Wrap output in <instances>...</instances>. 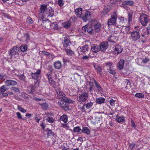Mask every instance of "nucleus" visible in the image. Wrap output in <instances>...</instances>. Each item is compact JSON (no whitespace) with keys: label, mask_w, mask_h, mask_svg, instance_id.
Here are the masks:
<instances>
[{"label":"nucleus","mask_w":150,"mask_h":150,"mask_svg":"<svg viewBox=\"0 0 150 150\" xmlns=\"http://www.w3.org/2000/svg\"><path fill=\"white\" fill-rule=\"evenodd\" d=\"M139 20L141 24L143 26H146L148 23V17L145 14H142L141 15Z\"/></svg>","instance_id":"nucleus-4"},{"label":"nucleus","mask_w":150,"mask_h":150,"mask_svg":"<svg viewBox=\"0 0 150 150\" xmlns=\"http://www.w3.org/2000/svg\"><path fill=\"white\" fill-rule=\"evenodd\" d=\"M76 14L77 16L79 18H81L82 16V9L81 8H78L76 9L75 10Z\"/></svg>","instance_id":"nucleus-23"},{"label":"nucleus","mask_w":150,"mask_h":150,"mask_svg":"<svg viewBox=\"0 0 150 150\" xmlns=\"http://www.w3.org/2000/svg\"><path fill=\"white\" fill-rule=\"evenodd\" d=\"M88 94L86 92H83L79 96L78 99L79 102H85L87 101L88 98Z\"/></svg>","instance_id":"nucleus-3"},{"label":"nucleus","mask_w":150,"mask_h":150,"mask_svg":"<svg viewBox=\"0 0 150 150\" xmlns=\"http://www.w3.org/2000/svg\"><path fill=\"white\" fill-rule=\"evenodd\" d=\"M47 135L48 136H53V134L52 131L49 129H47Z\"/></svg>","instance_id":"nucleus-59"},{"label":"nucleus","mask_w":150,"mask_h":150,"mask_svg":"<svg viewBox=\"0 0 150 150\" xmlns=\"http://www.w3.org/2000/svg\"><path fill=\"white\" fill-rule=\"evenodd\" d=\"M111 9V7L109 6H105L104 9L103 13L105 14H106L108 13Z\"/></svg>","instance_id":"nucleus-37"},{"label":"nucleus","mask_w":150,"mask_h":150,"mask_svg":"<svg viewBox=\"0 0 150 150\" xmlns=\"http://www.w3.org/2000/svg\"><path fill=\"white\" fill-rule=\"evenodd\" d=\"M35 86L33 85H31L29 86V88L30 89V93H32L34 92L35 91Z\"/></svg>","instance_id":"nucleus-43"},{"label":"nucleus","mask_w":150,"mask_h":150,"mask_svg":"<svg viewBox=\"0 0 150 150\" xmlns=\"http://www.w3.org/2000/svg\"><path fill=\"white\" fill-rule=\"evenodd\" d=\"M89 48V45H86L80 48L81 52L85 54H86L88 52Z\"/></svg>","instance_id":"nucleus-17"},{"label":"nucleus","mask_w":150,"mask_h":150,"mask_svg":"<svg viewBox=\"0 0 150 150\" xmlns=\"http://www.w3.org/2000/svg\"><path fill=\"white\" fill-rule=\"evenodd\" d=\"M11 89L13 91L18 93H20V91L19 88L16 87H13L11 88Z\"/></svg>","instance_id":"nucleus-55"},{"label":"nucleus","mask_w":150,"mask_h":150,"mask_svg":"<svg viewBox=\"0 0 150 150\" xmlns=\"http://www.w3.org/2000/svg\"><path fill=\"white\" fill-rule=\"evenodd\" d=\"M48 80L49 83L53 86H54L56 83V82L52 78Z\"/></svg>","instance_id":"nucleus-47"},{"label":"nucleus","mask_w":150,"mask_h":150,"mask_svg":"<svg viewBox=\"0 0 150 150\" xmlns=\"http://www.w3.org/2000/svg\"><path fill=\"white\" fill-rule=\"evenodd\" d=\"M125 60L123 59H120L117 65V69L119 70L122 69L124 67Z\"/></svg>","instance_id":"nucleus-15"},{"label":"nucleus","mask_w":150,"mask_h":150,"mask_svg":"<svg viewBox=\"0 0 150 150\" xmlns=\"http://www.w3.org/2000/svg\"><path fill=\"white\" fill-rule=\"evenodd\" d=\"M86 108V109L91 108L93 105V103L92 102L90 101L89 102H87L86 103H85Z\"/></svg>","instance_id":"nucleus-35"},{"label":"nucleus","mask_w":150,"mask_h":150,"mask_svg":"<svg viewBox=\"0 0 150 150\" xmlns=\"http://www.w3.org/2000/svg\"><path fill=\"white\" fill-rule=\"evenodd\" d=\"M118 116H117L116 117V120L118 122H123L125 120V118L123 117H119L118 118Z\"/></svg>","instance_id":"nucleus-40"},{"label":"nucleus","mask_w":150,"mask_h":150,"mask_svg":"<svg viewBox=\"0 0 150 150\" xmlns=\"http://www.w3.org/2000/svg\"><path fill=\"white\" fill-rule=\"evenodd\" d=\"M39 104L41 106L42 109L44 110H46L48 108V105L46 103H39Z\"/></svg>","instance_id":"nucleus-38"},{"label":"nucleus","mask_w":150,"mask_h":150,"mask_svg":"<svg viewBox=\"0 0 150 150\" xmlns=\"http://www.w3.org/2000/svg\"><path fill=\"white\" fill-rule=\"evenodd\" d=\"M108 44L107 42H101L99 45L100 50L101 52H105L107 49Z\"/></svg>","instance_id":"nucleus-9"},{"label":"nucleus","mask_w":150,"mask_h":150,"mask_svg":"<svg viewBox=\"0 0 150 150\" xmlns=\"http://www.w3.org/2000/svg\"><path fill=\"white\" fill-rule=\"evenodd\" d=\"M128 21L129 22L132 21V14L130 13H129L128 15Z\"/></svg>","instance_id":"nucleus-57"},{"label":"nucleus","mask_w":150,"mask_h":150,"mask_svg":"<svg viewBox=\"0 0 150 150\" xmlns=\"http://www.w3.org/2000/svg\"><path fill=\"white\" fill-rule=\"evenodd\" d=\"M93 66L95 69L97 70V72L99 73L100 75H102V68L99 65L95 63H93Z\"/></svg>","instance_id":"nucleus-22"},{"label":"nucleus","mask_w":150,"mask_h":150,"mask_svg":"<svg viewBox=\"0 0 150 150\" xmlns=\"http://www.w3.org/2000/svg\"><path fill=\"white\" fill-rule=\"evenodd\" d=\"M140 36L139 32L134 31L131 33V38L132 41L135 42L140 38Z\"/></svg>","instance_id":"nucleus-5"},{"label":"nucleus","mask_w":150,"mask_h":150,"mask_svg":"<svg viewBox=\"0 0 150 150\" xmlns=\"http://www.w3.org/2000/svg\"><path fill=\"white\" fill-rule=\"evenodd\" d=\"M123 50V47L119 45H116L114 49V53L117 54L121 52Z\"/></svg>","instance_id":"nucleus-14"},{"label":"nucleus","mask_w":150,"mask_h":150,"mask_svg":"<svg viewBox=\"0 0 150 150\" xmlns=\"http://www.w3.org/2000/svg\"><path fill=\"white\" fill-rule=\"evenodd\" d=\"M46 120H47L49 122L51 123L54 122L55 120L52 117H47L46 119Z\"/></svg>","instance_id":"nucleus-51"},{"label":"nucleus","mask_w":150,"mask_h":150,"mask_svg":"<svg viewBox=\"0 0 150 150\" xmlns=\"http://www.w3.org/2000/svg\"><path fill=\"white\" fill-rule=\"evenodd\" d=\"M135 96L139 98H143L144 97V94L142 93H137L135 95Z\"/></svg>","instance_id":"nucleus-45"},{"label":"nucleus","mask_w":150,"mask_h":150,"mask_svg":"<svg viewBox=\"0 0 150 150\" xmlns=\"http://www.w3.org/2000/svg\"><path fill=\"white\" fill-rule=\"evenodd\" d=\"M27 21L28 23L30 24L33 23V19L30 17H28Z\"/></svg>","instance_id":"nucleus-58"},{"label":"nucleus","mask_w":150,"mask_h":150,"mask_svg":"<svg viewBox=\"0 0 150 150\" xmlns=\"http://www.w3.org/2000/svg\"><path fill=\"white\" fill-rule=\"evenodd\" d=\"M107 70L109 73L114 76L116 75V73L115 72V69H114V67H109V69H107Z\"/></svg>","instance_id":"nucleus-24"},{"label":"nucleus","mask_w":150,"mask_h":150,"mask_svg":"<svg viewBox=\"0 0 150 150\" xmlns=\"http://www.w3.org/2000/svg\"><path fill=\"white\" fill-rule=\"evenodd\" d=\"M19 48L16 46H14L9 51V55L11 57L12 56L15 55L18 53Z\"/></svg>","instance_id":"nucleus-7"},{"label":"nucleus","mask_w":150,"mask_h":150,"mask_svg":"<svg viewBox=\"0 0 150 150\" xmlns=\"http://www.w3.org/2000/svg\"><path fill=\"white\" fill-rule=\"evenodd\" d=\"M69 48H67L63 49V50H64L66 53V54L69 55H72L74 54V51H72L69 49Z\"/></svg>","instance_id":"nucleus-31"},{"label":"nucleus","mask_w":150,"mask_h":150,"mask_svg":"<svg viewBox=\"0 0 150 150\" xmlns=\"http://www.w3.org/2000/svg\"><path fill=\"white\" fill-rule=\"evenodd\" d=\"M91 50L94 53H97L100 50L99 45L95 44L91 46Z\"/></svg>","instance_id":"nucleus-19"},{"label":"nucleus","mask_w":150,"mask_h":150,"mask_svg":"<svg viewBox=\"0 0 150 150\" xmlns=\"http://www.w3.org/2000/svg\"><path fill=\"white\" fill-rule=\"evenodd\" d=\"M116 39L115 37L111 36L108 38V40L110 42L112 43H115V42Z\"/></svg>","instance_id":"nucleus-44"},{"label":"nucleus","mask_w":150,"mask_h":150,"mask_svg":"<svg viewBox=\"0 0 150 150\" xmlns=\"http://www.w3.org/2000/svg\"><path fill=\"white\" fill-rule=\"evenodd\" d=\"M111 18L108 20V23L109 26L114 25L116 22L117 18V11L111 13Z\"/></svg>","instance_id":"nucleus-2"},{"label":"nucleus","mask_w":150,"mask_h":150,"mask_svg":"<svg viewBox=\"0 0 150 150\" xmlns=\"http://www.w3.org/2000/svg\"><path fill=\"white\" fill-rule=\"evenodd\" d=\"M62 25L64 28L68 29L70 28L71 26V23L70 21H68L64 22L62 24Z\"/></svg>","instance_id":"nucleus-30"},{"label":"nucleus","mask_w":150,"mask_h":150,"mask_svg":"<svg viewBox=\"0 0 150 150\" xmlns=\"http://www.w3.org/2000/svg\"><path fill=\"white\" fill-rule=\"evenodd\" d=\"M85 104H83L82 103L79 102V103L78 105V108L82 112H84L86 111V110L85 109Z\"/></svg>","instance_id":"nucleus-27"},{"label":"nucleus","mask_w":150,"mask_h":150,"mask_svg":"<svg viewBox=\"0 0 150 150\" xmlns=\"http://www.w3.org/2000/svg\"><path fill=\"white\" fill-rule=\"evenodd\" d=\"M134 2L131 0H127L123 1L122 2V5H129L132 6L134 4Z\"/></svg>","instance_id":"nucleus-25"},{"label":"nucleus","mask_w":150,"mask_h":150,"mask_svg":"<svg viewBox=\"0 0 150 150\" xmlns=\"http://www.w3.org/2000/svg\"><path fill=\"white\" fill-rule=\"evenodd\" d=\"M16 114L17 116V118L18 119H22L23 118L21 114L19 112H17Z\"/></svg>","instance_id":"nucleus-63"},{"label":"nucleus","mask_w":150,"mask_h":150,"mask_svg":"<svg viewBox=\"0 0 150 150\" xmlns=\"http://www.w3.org/2000/svg\"><path fill=\"white\" fill-rule=\"evenodd\" d=\"M27 48V47L26 45H22L20 47V50L23 52L25 51L26 50Z\"/></svg>","instance_id":"nucleus-42"},{"label":"nucleus","mask_w":150,"mask_h":150,"mask_svg":"<svg viewBox=\"0 0 150 150\" xmlns=\"http://www.w3.org/2000/svg\"><path fill=\"white\" fill-rule=\"evenodd\" d=\"M93 80L95 84V88H96V89H95V92L102 91H103V89L100 85L96 81L95 79H93Z\"/></svg>","instance_id":"nucleus-13"},{"label":"nucleus","mask_w":150,"mask_h":150,"mask_svg":"<svg viewBox=\"0 0 150 150\" xmlns=\"http://www.w3.org/2000/svg\"><path fill=\"white\" fill-rule=\"evenodd\" d=\"M81 130V129L79 127H76L74 128L73 131L74 132L78 133Z\"/></svg>","instance_id":"nucleus-48"},{"label":"nucleus","mask_w":150,"mask_h":150,"mask_svg":"<svg viewBox=\"0 0 150 150\" xmlns=\"http://www.w3.org/2000/svg\"><path fill=\"white\" fill-rule=\"evenodd\" d=\"M136 146V144L135 143L132 142V143L129 144V147L131 148V149H132L134 147Z\"/></svg>","instance_id":"nucleus-64"},{"label":"nucleus","mask_w":150,"mask_h":150,"mask_svg":"<svg viewBox=\"0 0 150 150\" xmlns=\"http://www.w3.org/2000/svg\"><path fill=\"white\" fill-rule=\"evenodd\" d=\"M7 75L4 74H0V79H3L7 78Z\"/></svg>","instance_id":"nucleus-54"},{"label":"nucleus","mask_w":150,"mask_h":150,"mask_svg":"<svg viewBox=\"0 0 150 150\" xmlns=\"http://www.w3.org/2000/svg\"><path fill=\"white\" fill-rule=\"evenodd\" d=\"M19 79L21 80H24L25 79V76H24L23 74L20 75L18 76Z\"/></svg>","instance_id":"nucleus-62"},{"label":"nucleus","mask_w":150,"mask_h":150,"mask_svg":"<svg viewBox=\"0 0 150 150\" xmlns=\"http://www.w3.org/2000/svg\"><path fill=\"white\" fill-rule=\"evenodd\" d=\"M141 34L142 37H146V35H148L149 34L146 31V28L143 29L141 31Z\"/></svg>","instance_id":"nucleus-33"},{"label":"nucleus","mask_w":150,"mask_h":150,"mask_svg":"<svg viewBox=\"0 0 150 150\" xmlns=\"http://www.w3.org/2000/svg\"><path fill=\"white\" fill-rule=\"evenodd\" d=\"M119 19L120 20V23H122V26H123L124 25L123 24L125 23L127 21V19L123 17H120Z\"/></svg>","instance_id":"nucleus-41"},{"label":"nucleus","mask_w":150,"mask_h":150,"mask_svg":"<svg viewBox=\"0 0 150 150\" xmlns=\"http://www.w3.org/2000/svg\"><path fill=\"white\" fill-rule=\"evenodd\" d=\"M115 100H113L112 99H111L110 101V104L112 106H113L115 105Z\"/></svg>","instance_id":"nucleus-60"},{"label":"nucleus","mask_w":150,"mask_h":150,"mask_svg":"<svg viewBox=\"0 0 150 150\" xmlns=\"http://www.w3.org/2000/svg\"><path fill=\"white\" fill-rule=\"evenodd\" d=\"M60 118L61 120L65 123H66L68 121L67 117L66 115L64 114L63 115L60 117Z\"/></svg>","instance_id":"nucleus-34"},{"label":"nucleus","mask_w":150,"mask_h":150,"mask_svg":"<svg viewBox=\"0 0 150 150\" xmlns=\"http://www.w3.org/2000/svg\"><path fill=\"white\" fill-rule=\"evenodd\" d=\"M105 99L104 98L99 97L96 99V102L99 104H101L104 102Z\"/></svg>","instance_id":"nucleus-32"},{"label":"nucleus","mask_w":150,"mask_h":150,"mask_svg":"<svg viewBox=\"0 0 150 150\" xmlns=\"http://www.w3.org/2000/svg\"><path fill=\"white\" fill-rule=\"evenodd\" d=\"M58 4L60 7L63 6L64 2L63 0H58Z\"/></svg>","instance_id":"nucleus-56"},{"label":"nucleus","mask_w":150,"mask_h":150,"mask_svg":"<svg viewBox=\"0 0 150 150\" xmlns=\"http://www.w3.org/2000/svg\"><path fill=\"white\" fill-rule=\"evenodd\" d=\"M62 100H61L64 101V103H68L69 104V103H71V102L73 101L72 100L69 99L68 98L65 97L62 98Z\"/></svg>","instance_id":"nucleus-39"},{"label":"nucleus","mask_w":150,"mask_h":150,"mask_svg":"<svg viewBox=\"0 0 150 150\" xmlns=\"http://www.w3.org/2000/svg\"><path fill=\"white\" fill-rule=\"evenodd\" d=\"M63 49H64L67 48H70V46L71 43L70 41V39L69 36H66L64 38V42H63Z\"/></svg>","instance_id":"nucleus-6"},{"label":"nucleus","mask_w":150,"mask_h":150,"mask_svg":"<svg viewBox=\"0 0 150 150\" xmlns=\"http://www.w3.org/2000/svg\"><path fill=\"white\" fill-rule=\"evenodd\" d=\"M41 74V70L38 69L37 70V71L34 73L32 72L31 74V75L32 78L35 80H37L39 77V75Z\"/></svg>","instance_id":"nucleus-12"},{"label":"nucleus","mask_w":150,"mask_h":150,"mask_svg":"<svg viewBox=\"0 0 150 150\" xmlns=\"http://www.w3.org/2000/svg\"><path fill=\"white\" fill-rule=\"evenodd\" d=\"M82 132L89 135L90 133V131L87 127H83L82 130Z\"/></svg>","instance_id":"nucleus-29"},{"label":"nucleus","mask_w":150,"mask_h":150,"mask_svg":"<svg viewBox=\"0 0 150 150\" xmlns=\"http://www.w3.org/2000/svg\"><path fill=\"white\" fill-rule=\"evenodd\" d=\"M18 109L20 111L23 113H25L27 111L25 109L23 108H22L21 106L20 105H18Z\"/></svg>","instance_id":"nucleus-49"},{"label":"nucleus","mask_w":150,"mask_h":150,"mask_svg":"<svg viewBox=\"0 0 150 150\" xmlns=\"http://www.w3.org/2000/svg\"><path fill=\"white\" fill-rule=\"evenodd\" d=\"M46 24L47 27L50 26L52 28V26H53V25H54V23H51V22L49 20H47L46 21Z\"/></svg>","instance_id":"nucleus-50"},{"label":"nucleus","mask_w":150,"mask_h":150,"mask_svg":"<svg viewBox=\"0 0 150 150\" xmlns=\"http://www.w3.org/2000/svg\"><path fill=\"white\" fill-rule=\"evenodd\" d=\"M46 14H48L47 16L52 17L54 14V10L51 8H49L46 12Z\"/></svg>","instance_id":"nucleus-26"},{"label":"nucleus","mask_w":150,"mask_h":150,"mask_svg":"<svg viewBox=\"0 0 150 150\" xmlns=\"http://www.w3.org/2000/svg\"><path fill=\"white\" fill-rule=\"evenodd\" d=\"M5 83L7 86H13L16 85L17 84L16 81L11 80H7Z\"/></svg>","instance_id":"nucleus-21"},{"label":"nucleus","mask_w":150,"mask_h":150,"mask_svg":"<svg viewBox=\"0 0 150 150\" xmlns=\"http://www.w3.org/2000/svg\"><path fill=\"white\" fill-rule=\"evenodd\" d=\"M6 85H4L2 86L1 88L0 91L2 93L3 92H5L7 90V88Z\"/></svg>","instance_id":"nucleus-46"},{"label":"nucleus","mask_w":150,"mask_h":150,"mask_svg":"<svg viewBox=\"0 0 150 150\" xmlns=\"http://www.w3.org/2000/svg\"><path fill=\"white\" fill-rule=\"evenodd\" d=\"M23 38H24V39L25 40L27 41L29 39V35L28 33H26L24 35L23 37Z\"/></svg>","instance_id":"nucleus-53"},{"label":"nucleus","mask_w":150,"mask_h":150,"mask_svg":"<svg viewBox=\"0 0 150 150\" xmlns=\"http://www.w3.org/2000/svg\"><path fill=\"white\" fill-rule=\"evenodd\" d=\"M82 30L85 32H87L90 34H92L93 30L92 28L89 25H86L82 27Z\"/></svg>","instance_id":"nucleus-10"},{"label":"nucleus","mask_w":150,"mask_h":150,"mask_svg":"<svg viewBox=\"0 0 150 150\" xmlns=\"http://www.w3.org/2000/svg\"><path fill=\"white\" fill-rule=\"evenodd\" d=\"M58 103L59 106L64 110L67 111L69 110V103H67L62 100L59 101Z\"/></svg>","instance_id":"nucleus-8"},{"label":"nucleus","mask_w":150,"mask_h":150,"mask_svg":"<svg viewBox=\"0 0 150 150\" xmlns=\"http://www.w3.org/2000/svg\"><path fill=\"white\" fill-rule=\"evenodd\" d=\"M40 119V117L38 115H35V120H36L37 122H38Z\"/></svg>","instance_id":"nucleus-61"},{"label":"nucleus","mask_w":150,"mask_h":150,"mask_svg":"<svg viewBox=\"0 0 150 150\" xmlns=\"http://www.w3.org/2000/svg\"><path fill=\"white\" fill-rule=\"evenodd\" d=\"M53 65L55 69H59L62 67V63L61 62L57 61L54 63Z\"/></svg>","instance_id":"nucleus-20"},{"label":"nucleus","mask_w":150,"mask_h":150,"mask_svg":"<svg viewBox=\"0 0 150 150\" xmlns=\"http://www.w3.org/2000/svg\"><path fill=\"white\" fill-rule=\"evenodd\" d=\"M56 91L59 98H62L66 96V95L63 93L61 89H57Z\"/></svg>","instance_id":"nucleus-16"},{"label":"nucleus","mask_w":150,"mask_h":150,"mask_svg":"<svg viewBox=\"0 0 150 150\" xmlns=\"http://www.w3.org/2000/svg\"><path fill=\"white\" fill-rule=\"evenodd\" d=\"M47 5L44 4H43L40 5V10L38 13V16L39 17L42 18L46 16L45 14L48 9L47 8Z\"/></svg>","instance_id":"nucleus-1"},{"label":"nucleus","mask_w":150,"mask_h":150,"mask_svg":"<svg viewBox=\"0 0 150 150\" xmlns=\"http://www.w3.org/2000/svg\"><path fill=\"white\" fill-rule=\"evenodd\" d=\"M101 27V25L99 23H98L94 25V29L95 31L97 32L99 30Z\"/></svg>","instance_id":"nucleus-36"},{"label":"nucleus","mask_w":150,"mask_h":150,"mask_svg":"<svg viewBox=\"0 0 150 150\" xmlns=\"http://www.w3.org/2000/svg\"><path fill=\"white\" fill-rule=\"evenodd\" d=\"M89 91L90 92H95V87L93 85V83L91 81H90L89 83Z\"/></svg>","instance_id":"nucleus-28"},{"label":"nucleus","mask_w":150,"mask_h":150,"mask_svg":"<svg viewBox=\"0 0 150 150\" xmlns=\"http://www.w3.org/2000/svg\"><path fill=\"white\" fill-rule=\"evenodd\" d=\"M105 64V66L110 67H112L113 64L112 62H106Z\"/></svg>","instance_id":"nucleus-52"},{"label":"nucleus","mask_w":150,"mask_h":150,"mask_svg":"<svg viewBox=\"0 0 150 150\" xmlns=\"http://www.w3.org/2000/svg\"><path fill=\"white\" fill-rule=\"evenodd\" d=\"M80 18L85 22H87L88 20L91 18L90 12L88 11H86L85 13V15H82Z\"/></svg>","instance_id":"nucleus-11"},{"label":"nucleus","mask_w":150,"mask_h":150,"mask_svg":"<svg viewBox=\"0 0 150 150\" xmlns=\"http://www.w3.org/2000/svg\"><path fill=\"white\" fill-rule=\"evenodd\" d=\"M90 117L91 122L94 125H95L96 124L98 123L100 120V118L99 117Z\"/></svg>","instance_id":"nucleus-18"}]
</instances>
